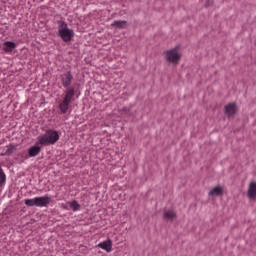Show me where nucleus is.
Here are the masks:
<instances>
[{"instance_id":"0eeeda50","label":"nucleus","mask_w":256,"mask_h":256,"mask_svg":"<svg viewBox=\"0 0 256 256\" xmlns=\"http://www.w3.org/2000/svg\"><path fill=\"white\" fill-rule=\"evenodd\" d=\"M98 247L100 249H103L104 251H107V253H111L112 249H113V242H111V240H106L103 242H100L98 244Z\"/></svg>"},{"instance_id":"4468645a","label":"nucleus","mask_w":256,"mask_h":256,"mask_svg":"<svg viewBox=\"0 0 256 256\" xmlns=\"http://www.w3.org/2000/svg\"><path fill=\"white\" fill-rule=\"evenodd\" d=\"M112 27H115L116 29H125L127 27V21L124 20H115L112 24Z\"/></svg>"},{"instance_id":"1a4fd4ad","label":"nucleus","mask_w":256,"mask_h":256,"mask_svg":"<svg viewBox=\"0 0 256 256\" xmlns=\"http://www.w3.org/2000/svg\"><path fill=\"white\" fill-rule=\"evenodd\" d=\"M17 47V44L15 42L6 41L4 42L3 51L5 53H12V51Z\"/></svg>"},{"instance_id":"dca6fc26","label":"nucleus","mask_w":256,"mask_h":256,"mask_svg":"<svg viewBox=\"0 0 256 256\" xmlns=\"http://www.w3.org/2000/svg\"><path fill=\"white\" fill-rule=\"evenodd\" d=\"M7 177L5 176V172H3V169L0 168V185H2V183H5Z\"/></svg>"},{"instance_id":"9d476101","label":"nucleus","mask_w":256,"mask_h":256,"mask_svg":"<svg viewBox=\"0 0 256 256\" xmlns=\"http://www.w3.org/2000/svg\"><path fill=\"white\" fill-rule=\"evenodd\" d=\"M248 197L249 199H256V182H251L249 184V188H248Z\"/></svg>"},{"instance_id":"423d86ee","label":"nucleus","mask_w":256,"mask_h":256,"mask_svg":"<svg viewBox=\"0 0 256 256\" xmlns=\"http://www.w3.org/2000/svg\"><path fill=\"white\" fill-rule=\"evenodd\" d=\"M17 151V145L14 144H8L5 148L4 151L0 153L1 157H5L7 155H13Z\"/></svg>"},{"instance_id":"f8f14e48","label":"nucleus","mask_w":256,"mask_h":256,"mask_svg":"<svg viewBox=\"0 0 256 256\" xmlns=\"http://www.w3.org/2000/svg\"><path fill=\"white\" fill-rule=\"evenodd\" d=\"M164 219L166 221H175L177 219V213L174 210H166L164 212Z\"/></svg>"},{"instance_id":"9b49d317","label":"nucleus","mask_w":256,"mask_h":256,"mask_svg":"<svg viewBox=\"0 0 256 256\" xmlns=\"http://www.w3.org/2000/svg\"><path fill=\"white\" fill-rule=\"evenodd\" d=\"M208 195L210 197H221V195H223V187L221 186H216L214 187L209 193Z\"/></svg>"},{"instance_id":"f03ea898","label":"nucleus","mask_w":256,"mask_h":256,"mask_svg":"<svg viewBox=\"0 0 256 256\" xmlns=\"http://www.w3.org/2000/svg\"><path fill=\"white\" fill-rule=\"evenodd\" d=\"M59 139V132L53 129L47 130L42 136L37 137L38 144L45 147L49 145H55Z\"/></svg>"},{"instance_id":"20e7f679","label":"nucleus","mask_w":256,"mask_h":256,"mask_svg":"<svg viewBox=\"0 0 256 256\" xmlns=\"http://www.w3.org/2000/svg\"><path fill=\"white\" fill-rule=\"evenodd\" d=\"M27 207H49L51 203V197L49 195L38 196L35 198H28L24 200Z\"/></svg>"},{"instance_id":"f3484780","label":"nucleus","mask_w":256,"mask_h":256,"mask_svg":"<svg viewBox=\"0 0 256 256\" xmlns=\"http://www.w3.org/2000/svg\"><path fill=\"white\" fill-rule=\"evenodd\" d=\"M60 207H61V209H64L65 211H69V206H67V204H65V203L60 204Z\"/></svg>"},{"instance_id":"2eb2a0df","label":"nucleus","mask_w":256,"mask_h":256,"mask_svg":"<svg viewBox=\"0 0 256 256\" xmlns=\"http://www.w3.org/2000/svg\"><path fill=\"white\" fill-rule=\"evenodd\" d=\"M68 203L70 205V209H72V211H74V212H77V211H79V209H81V204L79 202H77V200H73Z\"/></svg>"},{"instance_id":"39448f33","label":"nucleus","mask_w":256,"mask_h":256,"mask_svg":"<svg viewBox=\"0 0 256 256\" xmlns=\"http://www.w3.org/2000/svg\"><path fill=\"white\" fill-rule=\"evenodd\" d=\"M164 57L167 63L175 66L181 63V50H179V47L169 49L164 53Z\"/></svg>"},{"instance_id":"f257e3e1","label":"nucleus","mask_w":256,"mask_h":256,"mask_svg":"<svg viewBox=\"0 0 256 256\" xmlns=\"http://www.w3.org/2000/svg\"><path fill=\"white\" fill-rule=\"evenodd\" d=\"M61 81L63 87H65L64 97L59 104V109L63 115L69 111V105H71L74 97H75V88L69 87L71 83H73V75L71 71L61 75Z\"/></svg>"},{"instance_id":"6e6552de","label":"nucleus","mask_w":256,"mask_h":256,"mask_svg":"<svg viewBox=\"0 0 256 256\" xmlns=\"http://www.w3.org/2000/svg\"><path fill=\"white\" fill-rule=\"evenodd\" d=\"M225 113L228 117H232L235 113H237V105L235 103H230L225 106Z\"/></svg>"},{"instance_id":"ddd939ff","label":"nucleus","mask_w":256,"mask_h":256,"mask_svg":"<svg viewBox=\"0 0 256 256\" xmlns=\"http://www.w3.org/2000/svg\"><path fill=\"white\" fill-rule=\"evenodd\" d=\"M39 153H41V148L37 145L35 146H31L28 149V157H37V155H39Z\"/></svg>"},{"instance_id":"7ed1b4c3","label":"nucleus","mask_w":256,"mask_h":256,"mask_svg":"<svg viewBox=\"0 0 256 256\" xmlns=\"http://www.w3.org/2000/svg\"><path fill=\"white\" fill-rule=\"evenodd\" d=\"M58 35L64 43H69L73 37H75V32L73 29H70L67 25V22L63 20L58 21Z\"/></svg>"}]
</instances>
